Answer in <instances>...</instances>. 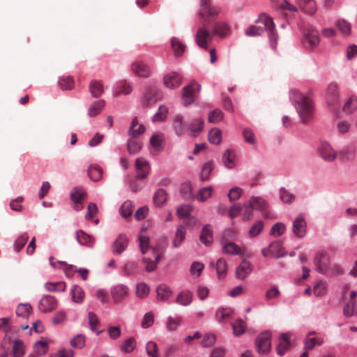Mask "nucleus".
<instances>
[{
	"label": "nucleus",
	"mask_w": 357,
	"mask_h": 357,
	"mask_svg": "<svg viewBox=\"0 0 357 357\" xmlns=\"http://www.w3.org/2000/svg\"><path fill=\"white\" fill-rule=\"evenodd\" d=\"M199 239L206 246L211 245L213 242V231L209 225H205L203 227Z\"/></svg>",
	"instance_id": "c85d7f7f"
},
{
	"label": "nucleus",
	"mask_w": 357,
	"mask_h": 357,
	"mask_svg": "<svg viewBox=\"0 0 357 357\" xmlns=\"http://www.w3.org/2000/svg\"><path fill=\"white\" fill-rule=\"evenodd\" d=\"M204 128V120L202 118H195L188 124V130L190 132V135L193 137L197 136Z\"/></svg>",
	"instance_id": "aec40b11"
},
{
	"label": "nucleus",
	"mask_w": 357,
	"mask_h": 357,
	"mask_svg": "<svg viewBox=\"0 0 357 357\" xmlns=\"http://www.w3.org/2000/svg\"><path fill=\"white\" fill-rule=\"evenodd\" d=\"M88 175L93 181H98L102 178V169L98 165H91L88 167Z\"/></svg>",
	"instance_id": "f704fd0d"
},
{
	"label": "nucleus",
	"mask_w": 357,
	"mask_h": 357,
	"mask_svg": "<svg viewBox=\"0 0 357 357\" xmlns=\"http://www.w3.org/2000/svg\"><path fill=\"white\" fill-rule=\"evenodd\" d=\"M201 8L199 13L202 25L210 26L214 23L219 14V9L213 6L210 0H202Z\"/></svg>",
	"instance_id": "7ed1b4c3"
},
{
	"label": "nucleus",
	"mask_w": 357,
	"mask_h": 357,
	"mask_svg": "<svg viewBox=\"0 0 357 357\" xmlns=\"http://www.w3.org/2000/svg\"><path fill=\"white\" fill-rule=\"evenodd\" d=\"M182 82V77L176 72H171L163 77V83L165 87L169 89L178 88Z\"/></svg>",
	"instance_id": "9b49d317"
},
{
	"label": "nucleus",
	"mask_w": 357,
	"mask_h": 357,
	"mask_svg": "<svg viewBox=\"0 0 357 357\" xmlns=\"http://www.w3.org/2000/svg\"><path fill=\"white\" fill-rule=\"evenodd\" d=\"M257 22L261 23L264 26L255 25L250 26L245 31V35L251 37L259 36L262 35L265 30H267L268 31V38L271 42V47L273 49H275L278 36L275 31V26L273 18L270 17L266 14L263 13L259 17Z\"/></svg>",
	"instance_id": "f03ea898"
},
{
	"label": "nucleus",
	"mask_w": 357,
	"mask_h": 357,
	"mask_svg": "<svg viewBox=\"0 0 357 357\" xmlns=\"http://www.w3.org/2000/svg\"><path fill=\"white\" fill-rule=\"evenodd\" d=\"M132 71L137 75L148 77L151 75L150 68L144 62L137 61L132 64Z\"/></svg>",
	"instance_id": "dca6fc26"
},
{
	"label": "nucleus",
	"mask_w": 357,
	"mask_h": 357,
	"mask_svg": "<svg viewBox=\"0 0 357 357\" xmlns=\"http://www.w3.org/2000/svg\"><path fill=\"white\" fill-rule=\"evenodd\" d=\"M326 102L331 111L337 114L340 105V98L337 91H331L326 96Z\"/></svg>",
	"instance_id": "ddd939ff"
},
{
	"label": "nucleus",
	"mask_w": 357,
	"mask_h": 357,
	"mask_svg": "<svg viewBox=\"0 0 357 357\" xmlns=\"http://www.w3.org/2000/svg\"><path fill=\"white\" fill-rule=\"evenodd\" d=\"M233 313V310L229 307H220L215 312V319L219 322L223 321L230 317Z\"/></svg>",
	"instance_id": "4c0bfd02"
},
{
	"label": "nucleus",
	"mask_w": 357,
	"mask_h": 357,
	"mask_svg": "<svg viewBox=\"0 0 357 357\" xmlns=\"http://www.w3.org/2000/svg\"><path fill=\"white\" fill-rule=\"evenodd\" d=\"M181 317H169L167 321V328L169 331H174L181 325Z\"/></svg>",
	"instance_id": "13d9d810"
},
{
	"label": "nucleus",
	"mask_w": 357,
	"mask_h": 357,
	"mask_svg": "<svg viewBox=\"0 0 357 357\" xmlns=\"http://www.w3.org/2000/svg\"><path fill=\"white\" fill-rule=\"evenodd\" d=\"M176 302L183 306H188L192 302V294L189 290L181 291L177 296Z\"/></svg>",
	"instance_id": "bb28decb"
},
{
	"label": "nucleus",
	"mask_w": 357,
	"mask_h": 357,
	"mask_svg": "<svg viewBox=\"0 0 357 357\" xmlns=\"http://www.w3.org/2000/svg\"><path fill=\"white\" fill-rule=\"evenodd\" d=\"M128 238L126 235L120 234L113 243L112 248L114 254H121L128 246Z\"/></svg>",
	"instance_id": "4be33fe9"
},
{
	"label": "nucleus",
	"mask_w": 357,
	"mask_h": 357,
	"mask_svg": "<svg viewBox=\"0 0 357 357\" xmlns=\"http://www.w3.org/2000/svg\"><path fill=\"white\" fill-rule=\"evenodd\" d=\"M213 38V32H210L208 26L202 25V26L197 29L196 33L195 41L199 47L207 49L208 42L211 40Z\"/></svg>",
	"instance_id": "423d86ee"
},
{
	"label": "nucleus",
	"mask_w": 357,
	"mask_h": 357,
	"mask_svg": "<svg viewBox=\"0 0 357 357\" xmlns=\"http://www.w3.org/2000/svg\"><path fill=\"white\" fill-rule=\"evenodd\" d=\"M105 106V101L103 100H98L92 104L88 109V114L89 116H95L100 112Z\"/></svg>",
	"instance_id": "79ce46f5"
},
{
	"label": "nucleus",
	"mask_w": 357,
	"mask_h": 357,
	"mask_svg": "<svg viewBox=\"0 0 357 357\" xmlns=\"http://www.w3.org/2000/svg\"><path fill=\"white\" fill-rule=\"evenodd\" d=\"M357 109V98L355 96H350L344 102L342 110L346 114H351Z\"/></svg>",
	"instance_id": "c9c22d12"
},
{
	"label": "nucleus",
	"mask_w": 357,
	"mask_h": 357,
	"mask_svg": "<svg viewBox=\"0 0 357 357\" xmlns=\"http://www.w3.org/2000/svg\"><path fill=\"white\" fill-rule=\"evenodd\" d=\"M58 305L57 299L51 295L43 296L38 303V310L43 313H49L54 310Z\"/></svg>",
	"instance_id": "0eeeda50"
},
{
	"label": "nucleus",
	"mask_w": 357,
	"mask_h": 357,
	"mask_svg": "<svg viewBox=\"0 0 357 357\" xmlns=\"http://www.w3.org/2000/svg\"><path fill=\"white\" fill-rule=\"evenodd\" d=\"M336 26L339 29V30L344 35H349L351 32V24L345 20H338L335 22Z\"/></svg>",
	"instance_id": "6e6d98bb"
},
{
	"label": "nucleus",
	"mask_w": 357,
	"mask_h": 357,
	"mask_svg": "<svg viewBox=\"0 0 357 357\" xmlns=\"http://www.w3.org/2000/svg\"><path fill=\"white\" fill-rule=\"evenodd\" d=\"M191 211L190 205L183 204L177 208L176 213L179 218H185L190 215Z\"/></svg>",
	"instance_id": "0e129e2a"
},
{
	"label": "nucleus",
	"mask_w": 357,
	"mask_h": 357,
	"mask_svg": "<svg viewBox=\"0 0 357 357\" xmlns=\"http://www.w3.org/2000/svg\"><path fill=\"white\" fill-rule=\"evenodd\" d=\"M59 86L62 89H72L74 88V80L71 77H63L59 80Z\"/></svg>",
	"instance_id": "4d7b16f0"
},
{
	"label": "nucleus",
	"mask_w": 357,
	"mask_h": 357,
	"mask_svg": "<svg viewBox=\"0 0 357 357\" xmlns=\"http://www.w3.org/2000/svg\"><path fill=\"white\" fill-rule=\"evenodd\" d=\"M252 266L250 261L243 259L237 266L235 272L236 278L243 280L252 273Z\"/></svg>",
	"instance_id": "f8f14e48"
},
{
	"label": "nucleus",
	"mask_w": 357,
	"mask_h": 357,
	"mask_svg": "<svg viewBox=\"0 0 357 357\" xmlns=\"http://www.w3.org/2000/svg\"><path fill=\"white\" fill-rule=\"evenodd\" d=\"M48 349V344L46 341L40 340L35 343L34 351L39 355L46 354Z\"/></svg>",
	"instance_id": "338daca9"
},
{
	"label": "nucleus",
	"mask_w": 357,
	"mask_h": 357,
	"mask_svg": "<svg viewBox=\"0 0 357 357\" xmlns=\"http://www.w3.org/2000/svg\"><path fill=\"white\" fill-rule=\"evenodd\" d=\"M231 326L234 335L238 336L242 335L245 332L246 324L243 319H238L231 324Z\"/></svg>",
	"instance_id": "49530a36"
},
{
	"label": "nucleus",
	"mask_w": 357,
	"mask_h": 357,
	"mask_svg": "<svg viewBox=\"0 0 357 357\" xmlns=\"http://www.w3.org/2000/svg\"><path fill=\"white\" fill-rule=\"evenodd\" d=\"M211 265L213 267H215L219 278H224L225 276L227 271V264L224 259H219L215 264L213 261H212Z\"/></svg>",
	"instance_id": "473e14b6"
},
{
	"label": "nucleus",
	"mask_w": 357,
	"mask_h": 357,
	"mask_svg": "<svg viewBox=\"0 0 357 357\" xmlns=\"http://www.w3.org/2000/svg\"><path fill=\"white\" fill-rule=\"evenodd\" d=\"M29 239L27 234H23L20 236L14 243V248L16 252H19L24 246Z\"/></svg>",
	"instance_id": "e2e57ef3"
},
{
	"label": "nucleus",
	"mask_w": 357,
	"mask_h": 357,
	"mask_svg": "<svg viewBox=\"0 0 357 357\" xmlns=\"http://www.w3.org/2000/svg\"><path fill=\"white\" fill-rule=\"evenodd\" d=\"M318 153L319 156L326 162H333L337 158L336 151L333 149L331 145L326 142H323L320 144Z\"/></svg>",
	"instance_id": "6e6552de"
},
{
	"label": "nucleus",
	"mask_w": 357,
	"mask_h": 357,
	"mask_svg": "<svg viewBox=\"0 0 357 357\" xmlns=\"http://www.w3.org/2000/svg\"><path fill=\"white\" fill-rule=\"evenodd\" d=\"M314 263L317 272L326 274L330 270L331 257L327 252L320 250L315 255Z\"/></svg>",
	"instance_id": "20e7f679"
},
{
	"label": "nucleus",
	"mask_w": 357,
	"mask_h": 357,
	"mask_svg": "<svg viewBox=\"0 0 357 357\" xmlns=\"http://www.w3.org/2000/svg\"><path fill=\"white\" fill-rule=\"evenodd\" d=\"M290 98L295 105L301 122L304 124L309 123L314 113V105L311 97L303 95L300 91H292Z\"/></svg>",
	"instance_id": "f257e3e1"
},
{
	"label": "nucleus",
	"mask_w": 357,
	"mask_h": 357,
	"mask_svg": "<svg viewBox=\"0 0 357 357\" xmlns=\"http://www.w3.org/2000/svg\"><path fill=\"white\" fill-rule=\"evenodd\" d=\"M162 96L157 91H146L142 97V105L144 106H152L160 100Z\"/></svg>",
	"instance_id": "f3484780"
},
{
	"label": "nucleus",
	"mask_w": 357,
	"mask_h": 357,
	"mask_svg": "<svg viewBox=\"0 0 357 357\" xmlns=\"http://www.w3.org/2000/svg\"><path fill=\"white\" fill-rule=\"evenodd\" d=\"M45 287L50 292L64 291L66 290V284L64 282H46L45 284Z\"/></svg>",
	"instance_id": "864d4df0"
},
{
	"label": "nucleus",
	"mask_w": 357,
	"mask_h": 357,
	"mask_svg": "<svg viewBox=\"0 0 357 357\" xmlns=\"http://www.w3.org/2000/svg\"><path fill=\"white\" fill-rule=\"evenodd\" d=\"M249 206L255 210L264 211L268 207V203L261 196H252L249 200Z\"/></svg>",
	"instance_id": "6ab92c4d"
},
{
	"label": "nucleus",
	"mask_w": 357,
	"mask_h": 357,
	"mask_svg": "<svg viewBox=\"0 0 357 357\" xmlns=\"http://www.w3.org/2000/svg\"><path fill=\"white\" fill-rule=\"evenodd\" d=\"M70 295L72 297V301L75 303H82L84 298L85 294L83 289L76 284H73L70 288Z\"/></svg>",
	"instance_id": "a878e982"
},
{
	"label": "nucleus",
	"mask_w": 357,
	"mask_h": 357,
	"mask_svg": "<svg viewBox=\"0 0 357 357\" xmlns=\"http://www.w3.org/2000/svg\"><path fill=\"white\" fill-rule=\"evenodd\" d=\"M208 139L210 143L219 144L222 141V132L219 128L211 129L208 135Z\"/></svg>",
	"instance_id": "a19ab883"
},
{
	"label": "nucleus",
	"mask_w": 357,
	"mask_h": 357,
	"mask_svg": "<svg viewBox=\"0 0 357 357\" xmlns=\"http://www.w3.org/2000/svg\"><path fill=\"white\" fill-rule=\"evenodd\" d=\"M300 8L305 13L314 15L317 11V4L314 0H296Z\"/></svg>",
	"instance_id": "b1692460"
},
{
	"label": "nucleus",
	"mask_w": 357,
	"mask_h": 357,
	"mask_svg": "<svg viewBox=\"0 0 357 357\" xmlns=\"http://www.w3.org/2000/svg\"><path fill=\"white\" fill-rule=\"evenodd\" d=\"M133 205L132 203L128 200L126 201L120 207L119 212L123 218H128L132 213Z\"/></svg>",
	"instance_id": "603ef678"
},
{
	"label": "nucleus",
	"mask_w": 357,
	"mask_h": 357,
	"mask_svg": "<svg viewBox=\"0 0 357 357\" xmlns=\"http://www.w3.org/2000/svg\"><path fill=\"white\" fill-rule=\"evenodd\" d=\"M290 347V340L288 334L287 333H281L280 335V342L278 345L276 347L277 354L282 356L284 355L286 351Z\"/></svg>",
	"instance_id": "5701e85b"
},
{
	"label": "nucleus",
	"mask_w": 357,
	"mask_h": 357,
	"mask_svg": "<svg viewBox=\"0 0 357 357\" xmlns=\"http://www.w3.org/2000/svg\"><path fill=\"white\" fill-rule=\"evenodd\" d=\"M235 153L233 151L227 149L222 155V162L228 169H233L235 167L234 162Z\"/></svg>",
	"instance_id": "72a5a7b5"
},
{
	"label": "nucleus",
	"mask_w": 357,
	"mask_h": 357,
	"mask_svg": "<svg viewBox=\"0 0 357 357\" xmlns=\"http://www.w3.org/2000/svg\"><path fill=\"white\" fill-rule=\"evenodd\" d=\"M255 347L259 354H268L271 348V335L270 333L265 331L260 333L256 338Z\"/></svg>",
	"instance_id": "39448f33"
},
{
	"label": "nucleus",
	"mask_w": 357,
	"mask_h": 357,
	"mask_svg": "<svg viewBox=\"0 0 357 357\" xmlns=\"http://www.w3.org/2000/svg\"><path fill=\"white\" fill-rule=\"evenodd\" d=\"M167 199V194L163 189L158 190L153 196V202L158 206H162Z\"/></svg>",
	"instance_id": "c03bdc74"
},
{
	"label": "nucleus",
	"mask_w": 357,
	"mask_h": 357,
	"mask_svg": "<svg viewBox=\"0 0 357 357\" xmlns=\"http://www.w3.org/2000/svg\"><path fill=\"white\" fill-rule=\"evenodd\" d=\"M213 170V162L212 160L204 162L199 173V179L202 181H208L210 174Z\"/></svg>",
	"instance_id": "c756f323"
},
{
	"label": "nucleus",
	"mask_w": 357,
	"mask_h": 357,
	"mask_svg": "<svg viewBox=\"0 0 357 357\" xmlns=\"http://www.w3.org/2000/svg\"><path fill=\"white\" fill-rule=\"evenodd\" d=\"M154 323V315L152 312H146L142 320V326L143 328L151 327Z\"/></svg>",
	"instance_id": "69168bd1"
},
{
	"label": "nucleus",
	"mask_w": 357,
	"mask_h": 357,
	"mask_svg": "<svg viewBox=\"0 0 357 357\" xmlns=\"http://www.w3.org/2000/svg\"><path fill=\"white\" fill-rule=\"evenodd\" d=\"M157 300L159 301H167L172 296L173 291L169 287L165 284H160L156 288Z\"/></svg>",
	"instance_id": "a211bd4d"
},
{
	"label": "nucleus",
	"mask_w": 357,
	"mask_h": 357,
	"mask_svg": "<svg viewBox=\"0 0 357 357\" xmlns=\"http://www.w3.org/2000/svg\"><path fill=\"white\" fill-rule=\"evenodd\" d=\"M173 128L176 135L180 137L183 130V117L180 115H176L173 119Z\"/></svg>",
	"instance_id": "37998d69"
},
{
	"label": "nucleus",
	"mask_w": 357,
	"mask_h": 357,
	"mask_svg": "<svg viewBox=\"0 0 357 357\" xmlns=\"http://www.w3.org/2000/svg\"><path fill=\"white\" fill-rule=\"evenodd\" d=\"M307 224L302 216L297 217L293 222L292 231L298 238H303L306 234Z\"/></svg>",
	"instance_id": "4468645a"
},
{
	"label": "nucleus",
	"mask_w": 357,
	"mask_h": 357,
	"mask_svg": "<svg viewBox=\"0 0 357 357\" xmlns=\"http://www.w3.org/2000/svg\"><path fill=\"white\" fill-rule=\"evenodd\" d=\"M169 112V109L167 106L161 105L159 106L157 112L153 115L152 118L153 122L164 121Z\"/></svg>",
	"instance_id": "58836bf2"
},
{
	"label": "nucleus",
	"mask_w": 357,
	"mask_h": 357,
	"mask_svg": "<svg viewBox=\"0 0 357 357\" xmlns=\"http://www.w3.org/2000/svg\"><path fill=\"white\" fill-rule=\"evenodd\" d=\"M75 237L77 241L82 245H85L89 248H93L95 240L93 236L88 235L82 230L76 231Z\"/></svg>",
	"instance_id": "412c9836"
},
{
	"label": "nucleus",
	"mask_w": 357,
	"mask_h": 357,
	"mask_svg": "<svg viewBox=\"0 0 357 357\" xmlns=\"http://www.w3.org/2000/svg\"><path fill=\"white\" fill-rule=\"evenodd\" d=\"M127 149L130 154H135L142 149V144L136 140H129Z\"/></svg>",
	"instance_id": "680f3d73"
},
{
	"label": "nucleus",
	"mask_w": 357,
	"mask_h": 357,
	"mask_svg": "<svg viewBox=\"0 0 357 357\" xmlns=\"http://www.w3.org/2000/svg\"><path fill=\"white\" fill-rule=\"evenodd\" d=\"M223 117V112L219 109H215L208 113V120L210 123H217L222 121Z\"/></svg>",
	"instance_id": "3c124183"
},
{
	"label": "nucleus",
	"mask_w": 357,
	"mask_h": 357,
	"mask_svg": "<svg viewBox=\"0 0 357 357\" xmlns=\"http://www.w3.org/2000/svg\"><path fill=\"white\" fill-rule=\"evenodd\" d=\"M186 235V229L184 226L179 225L176 230L175 236L173 241V246L174 248L179 247L184 241Z\"/></svg>",
	"instance_id": "2f4dec72"
},
{
	"label": "nucleus",
	"mask_w": 357,
	"mask_h": 357,
	"mask_svg": "<svg viewBox=\"0 0 357 357\" xmlns=\"http://www.w3.org/2000/svg\"><path fill=\"white\" fill-rule=\"evenodd\" d=\"M213 36L224 38L229 31V25L224 22H216L211 24Z\"/></svg>",
	"instance_id": "393cba45"
},
{
	"label": "nucleus",
	"mask_w": 357,
	"mask_h": 357,
	"mask_svg": "<svg viewBox=\"0 0 357 357\" xmlns=\"http://www.w3.org/2000/svg\"><path fill=\"white\" fill-rule=\"evenodd\" d=\"M88 317H89V324L90 326L91 330L93 332L96 333L97 335L100 334L102 332V331H97V329H96V326L100 324V321H99L97 315L95 313L90 312L88 314Z\"/></svg>",
	"instance_id": "8fccbe9b"
},
{
	"label": "nucleus",
	"mask_w": 357,
	"mask_h": 357,
	"mask_svg": "<svg viewBox=\"0 0 357 357\" xmlns=\"http://www.w3.org/2000/svg\"><path fill=\"white\" fill-rule=\"evenodd\" d=\"M304 348L305 350H312L316 346H321L324 343V339L320 336H307L304 340Z\"/></svg>",
	"instance_id": "7c9ffc66"
},
{
	"label": "nucleus",
	"mask_w": 357,
	"mask_h": 357,
	"mask_svg": "<svg viewBox=\"0 0 357 357\" xmlns=\"http://www.w3.org/2000/svg\"><path fill=\"white\" fill-rule=\"evenodd\" d=\"M32 311V307L29 303H20L16 309V314L18 317H27Z\"/></svg>",
	"instance_id": "de8ad7c7"
},
{
	"label": "nucleus",
	"mask_w": 357,
	"mask_h": 357,
	"mask_svg": "<svg viewBox=\"0 0 357 357\" xmlns=\"http://www.w3.org/2000/svg\"><path fill=\"white\" fill-rule=\"evenodd\" d=\"M222 252L229 255H237L242 254L241 248L236 243L229 242L225 243L222 247Z\"/></svg>",
	"instance_id": "e433bc0d"
},
{
	"label": "nucleus",
	"mask_w": 357,
	"mask_h": 357,
	"mask_svg": "<svg viewBox=\"0 0 357 357\" xmlns=\"http://www.w3.org/2000/svg\"><path fill=\"white\" fill-rule=\"evenodd\" d=\"M146 353L150 357H159L157 344L153 341H149L146 347Z\"/></svg>",
	"instance_id": "052dcab7"
},
{
	"label": "nucleus",
	"mask_w": 357,
	"mask_h": 357,
	"mask_svg": "<svg viewBox=\"0 0 357 357\" xmlns=\"http://www.w3.org/2000/svg\"><path fill=\"white\" fill-rule=\"evenodd\" d=\"M303 36L305 45L307 48H314L319 43V32L312 26L304 31Z\"/></svg>",
	"instance_id": "1a4fd4ad"
},
{
	"label": "nucleus",
	"mask_w": 357,
	"mask_h": 357,
	"mask_svg": "<svg viewBox=\"0 0 357 357\" xmlns=\"http://www.w3.org/2000/svg\"><path fill=\"white\" fill-rule=\"evenodd\" d=\"M128 294V288L123 284H117L112 288L111 295L114 303H120Z\"/></svg>",
	"instance_id": "2eb2a0df"
},
{
	"label": "nucleus",
	"mask_w": 357,
	"mask_h": 357,
	"mask_svg": "<svg viewBox=\"0 0 357 357\" xmlns=\"http://www.w3.org/2000/svg\"><path fill=\"white\" fill-rule=\"evenodd\" d=\"M86 342V337L82 334L77 335L70 341V345L73 347L82 349L84 347Z\"/></svg>",
	"instance_id": "bf43d9fd"
},
{
	"label": "nucleus",
	"mask_w": 357,
	"mask_h": 357,
	"mask_svg": "<svg viewBox=\"0 0 357 357\" xmlns=\"http://www.w3.org/2000/svg\"><path fill=\"white\" fill-rule=\"evenodd\" d=\"M13 352L14 357H22L24 354L23 343L20 340H15L13 342Z\"/></svg>",
	"instance_id": "5fc2aeb1"
},
{
	"label": "nucleus",
	"mask_w": 357,
	"mask_h": 357,
	"mask_svg": "<svg viewBox=\"0 0 357 357\" xmlns=\"http://www.w3.org/2000/svg\"><path fill=\"white\" fill-rule=\"evenodd\" d=\"M135 169L137 178L144 179L149 174L150 165L145 158H138L135 161Z\"/></svg>",
	"instance_id": "9d476101"
},
{
	"label": "nucleus",
	"mask_w": 357,
	"mask_h": 357,
	"mask_svg": "<svg viewBox=\"0 0 357 357\" xmlns=\"http://www.w3.org/2000/svg\"><path fill=\"white\" fill-rule=\"evenodd\" d=\"M172 47L176 56H181L185 50V46L176 38H173L171 41Z\"/></svg>",
	"instance_id": "09e8293b"
},
{
	"label": "nucleus",
	"mask_w": 357,
	"mask_h": 357,
	"mask_svg": "<svg viewBox=\"0 0 357 357\" xmlns=\"http://www.w3.org/2000/svg\"><path fill=\"white\" fill-rule=\"evenodd\" d=\"M280 197L285 204L291 203L294 199V195L283 188L280 190Z\"/></svg>",
	"instance_id": "774afa93"
},
{
	"label": "nucleus",
	"mask_w": 357,
	"mask_h": 357,
	"mask_svg": "<svg viewBox=\"0 0 357 357\" xmlns=\"http://www.w3.org/2000/svg\"><path fill=\"white\" fill-rule=\"evenodd\" d=\"M268 250L271 257L273 258H280L285 256L286 253L283 250L282 243L280 241H274L268 246Z\"/></svg>",
	"instance_id": "cd10ccee"
},
{
	"label": "nucleus",
	"mask_w": 357,
	"mask_h": 357,
	"mask_svg": "<svg viewBox=\"0 0 357 357\" xmlns=\"http://www.w3.org/2000/svg\"><path fill=\"white\" fill-rule=\"evenodd\" d=\"M213 190V189L211 186L202 188L198 190L196 199L201 202H206L211 197Z\"/></svg>",
	"instance_id": "ea45409f"
},
{
	"label": "nucleus",
	"mask_w": 357,
	"mask_h": 357,
	"mask_svg": "<svg viewBox=\"0 0 357 357\" xmlns=\"http://www.w3.org/2000/svg\"><path fill=\"white\" fill-rule=\"evenodd\" d=\"M85 197V190L79 187L75 188L70 193V198L75 204H79Z\"/></svg>",
	"instance_id": "a18cd8bd"
}]
</instances>
